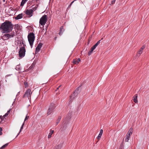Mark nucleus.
I'll return each mask as SVG.
<instances>
[{
  "label": "nucleus",
  "instance_id": "nucleus-18",
  "mask_svg": "<svg viewBox=\"0 0 149 149\" xmlns=\"http://www.w3.org/2000/svg\"><path fill=\"white\" fill-rule=\"evenodd\" d=\"M54 132V131L52 130H50V132L48 135V138H50L52 136V135L53 134Z\"/></svg>",
  "mask_w": 149,
  "mask_h": 149
},
{
  "label": "nucleus",
  "instance_id": "nucleus-7",
  "mask_svg": "<svg viewBox=\"0 0 149 149\" xmlns=\"http://www.w3.org/2000/svg\"><path fill=\"white\" fill-rule=\"evenodd\" d=\"M15 36L14 33H12L11 34H5L3 36L4 38H5L6 39H8L9 38L13 37Z\"/></svg>",
  "mask_w": 149,
  "mask_h": 149
},
{
  "label": "nucleus",
  "instance_id": "nucleus-28",
  "mask_svg": "<svg viewBox=\"0 0 149 149\" xmlns=\"http://www.w3.org/2000/svg\"><path fill=\"white\" fill-rule=\"evenodd\" d=\"M27 1L26 0H22V1L21 3L20 6H23L24 4L26 3V2Z\"/></svg>",
  "mask_w": 149,
  "mask_h": 149
},
{
  "label": "nucleus",
  "instance_id": "nucleus-12",
  "mask_svg": "<svg viewBox=\"0 0 149 149\" xmlns=\"http://www.w3.org/2000/svg\"><path fill=\"white\" fill-rule=\"evenodd\" d=\"M23 16V14L21 13L18 15L16 17H15V19L16 20L20 19L22 18Z\"/></svg>",
  "mask_w": 149,
  "mask_h": 149
},
{
  "label": "nucleus",
  "instance_id": "nucleus-27",
  "mask_svg": "<svg viewBox=\"0 0 149 149\" xmlns=\"http://www.w3.org/2000/svg\"><path fill=\"white\" fill-rule=\"evenodd\" d=\"M18 71H20L21 70V68L20 65H17L15 68Z\"/></svg>",
  "mask_w": 149,
  "mask_h": 149
},
{
  "label": "nucleus",
  "instance_id": "nucleus-6",
  "mask_svg": "<svg viewBox=\"0 0 149 149\" xmlns=\"http://www.w3.org/2000/svg\"><path fill=\"white\" fill-rule=\"evenodd\" d=\"M15 45L18 47H25L26 46L25 42L24 41L18 40L15 42Z\"/></svg>",
  "mask_w": 149,
  "mask_h": 149
},
{
  "label": "nucleus",
  "instance_id": "nucleus-45",
  "mask_svg": "<svg viewBox=\"0 0 149 149\" xmlns=\"http://www.w3.org/2000/svg\"><path fill=\"white\" fill-rule=\"evenodd\" d=\"M74 95H76V96L77 95H78V94H77V93H75L74 92Z\"/></svg>",
  "mask_w": 149,
  "mask_h": 149
},
{
  "label": "nucleus",
  "instance_id": "nucleus-13",
  "mask_svg": "<svg viewBox=\"0 0 149 149\" xmlns=\"http://www.w3.org/2000/svg\"><path fill=\"white\" fill-rule=\"evenodd\" d=\"M144 47H141L140 50L138 51L137 54V56H139L142 53V51L144 49Z\"/></svg>",
  "mask_w": 149,
  "mask_h": 149
},
{
  "label": "nucleus",
  "instance_id": "nucleus-37",
  "mask_svg": "<svg viewBox=\"0 0 149 149\" xmlns=\"http://www.w3.org/2000/svg\"><path fill=\"white\" fill-rule=\"evenodd\" d=\"M24 84L25 85V87H27L28 86V84L27 82L26 81H25L24 82Z\"/></svg>",
  "mask_w": 149,
  "mask_h": 149
},
{
  "label": "nucleus",
  "instance_id": "nucleus-20",
  "mask_svg": "<svg viewBox=\"0 0 149 149\" xmlns=\"http://www.w3.org/2000/svg\"><path fill=\"white\" fill-rule=\"evenodd\" d=\"M80 86H79L77 88L76 90L74 91V92L76 93H77V94H78L80 92Z\"/></svg>",
  "mask_w": 149,
  "mask_h": 149
},
{
  "label": "nucleus",
  "instance_id": "nucleus-3",
  "mask_svg": "<svg viewBox=\"0 0 149 149\" xmlns=\"http://www.w3.org/2000/svg\"><path fill=\"white\" fill-rule=\"evenodd\" d=\"M26 49L25 47H20L18 50V55L19 57L21 58L24 57L25 55Z\"/></svg>",
  "mask_w": 149,
  "mask_h": 149
},
{
  "label": "nucleus",
  "instance_id": "nucleus-5",
  "mask_svg": "<svg viewBox=\"0 0 149 149\" xmlns=\"http://www.w3.org/2000/svg\"><path fill=\"white\" fill-rule=\"evenodd\" d=\"M32 93V92L31 91V89L29 88L26 91L23 97H27L29 99H30Z\"/></svg>",
  "mask_w": 149,
  "mask_h": 149
},
{
  "label": "nucleus",
  "instance_id": "nucleus-35",
  "mask_svg": "<svg viewBox=\"0 0 149 149\" xmlns=\"http://www.w3.org/2000/svg\"><path fill=\"white\" fill-rule=\"evenodd\" d=\"M61 86V85H59L58 87H57L56 89L55 90L56 91H57L58 90L59 91L61 90V89L60 88V87Z\"/></svg>",
  "mask_w": 149,
  "mask_h": 149
},
{
  "label": "nucleus",
  "instance_id": "nucleus-30",
  "mask_svg": "<svg viewBox=\"0 0 149 149\" xmlns=\"http://www.w3.org/2000/svg\"><path fill=\"white\" fill-rule=\"evenodd\" d=\"M101 40H99L95 45H93L92 47H97L100 43Z\"/></svg>",
  "mask_w": 149,
  "mask_h": 149
},
{
  "label": "nucleus",
  "instance_id": "nucleus-17",
  "mask_svg": "<svg viewBox=\"0 0 149 149\" xmlns=\"http://www.w3.org/2000/svg\"><path fill=\"white\" fill-rule=\"evenodd\" d=\"M53 111L52 110V109H48L47 112V115L48 116L49 115L52 113L53 112Z\"/></svg>",
  "mask_w": 149,
  "mask_h": 149
},
{
  "label": "nucleus",
  "instance_id": "nucleus-25",
  "mask_svg": "<svg viewBox=\"0 0 149 149\" xmlns=\"http://www.w3.org/2000/svg\"><path fill=\"white\" fill-rule=\"evenodd\" d=\"M76 97V96L75 95L74 93L71 95L70 96V99H71L70 101H71L72 100L74 99Z\"/></svg>",
  "mask_w": 149,
  "mask_h": 149
},
{
  "label": "nucleus",
  "instance_id": "nucleus-41",
  "mask_svg": "<svg viewBox=\"0 0 149 149\" xmlns=\"http://www.w3.org/2000/svg\"><path fill=\"white\" fill-rule=\"evenodd\" d=\"M76 1V0H74V1H72V2H71V3H70V5H69V7H70L72 5V4L74 2V1Z\"/></svg>",
  "mask_w": 149,
  "mask_h": 149
},
{
  "label": "nucleus",
  "instance_id": "nucleus-14",
  "mask_svg": "<svg viewBox=\"0 0 149 149\" xmlns=\"http://www.w3.org/2000/svg\"><path fill=\"white\" fill-rule=\"evenodd\" d=\"M103 130L102 129H101L100 131V133L97 137V139H99L102 134Z\"/></svg>",
  "mask_w": 149,
  "mask_h": 149
},
{
  "label": "nucleus",
  "instance_id": "nucleus-40",
  "mask_svg": "<svg viewBox=\"0 0 149 149\" xmlns=\"http://www.w3.org/2000/svg\"><path fill=\"white\" fill-rule=\"evenodd\" d=\"M116 0H112L111 1V4H114L115 3V2Z\"/></svg>",
  "mask_w": 149,
  "mask_h": 149
},
{
  "label": "nucleus",
  "instance_id": "nucleus-47",
  "mask_svg": "<svg viewBox=\"0 0 149 149\" xmlns=\"http://www.w3.org/2000/svg\"><path fill=\"white\" fill-rule=\"evenodd\" d=\"M2 132H0V135H1L2 134Z\"/></svg>",
  "mask_w": 149,
  "mask_h": 149
},
{
  "label": "nucleus",
  "instance_id": "nucleus-19",
  "mask_svg": "<svg viewBox=\"0 0 149 149\" xmlns=\"http://www.w3.org/2000/svg\"><path fill=\"white\" fill-rule=\"evenodd\" d=\"M62 147V144H58L57 146H56L54 148V149H61Z\"/></svg>",
  "mask_w": 149,
  "mask_h": 149
},
{
  "label": "nucleus",
  "instance_id": "nucleus-26",
  "mask_svg": "<svg viewBox=\"0 0 149 149\" xmlns=\"http://www.w3.org/2000/svg\"><path fill=\"white\" fill-rule=\"evenodd\" d=\"M61 117L60 116H59L58 117L56 121V125H57L59 123V122L61 120Z\"/></svg>",
  "mask_w": 149,
  "mask_h": 149
},
{
  "label": "nucleus",
  "instance_id": "nucleus-21",
  "mask_svg": "<svg viewBox=\"0 0 149 149\" xmlns=\"http://www.w3.org/2000/svg\"><path fill=\"white\" fill-rule=\"evenodd\" d=\"M80 86H79L77 88L76 90L74 91V92L76 93H77V94H78L80 92Z\"/></svg>",
  "mask_w": 149,
  "mask_h": 149
},
{
  "label": "nucleus",
  "instance_id": "nucleus-49",
  "mask_svg": "<svg viewBox=\"0 0 149 149\" xmlns=\"http://www.w3.org/2000/svg\"><path fill=\"white\" fill-rule=\"evenodd\" d=\"M10 110L8 111H7V113H9L10 112Z\"/></svg>",
  "mask_w": 149,
  "mask_h": 149
},
{
  "label": "nucleus",
  "instance_id": "nucleus-29",
  "mask_svg": "<svg viewBox=\"0 0 149 149\" xmlns=\"http://www.w3.org/2000/svg\"><path fill=\"white\" fill-rule=\"evenodd\" d=\"M41 47H36V54H37L40 49Z\"/></svg>",
  "mask_w": 149,
  "mask_h": 149
},
{
  "label": "nucleus",
  "instance_id": "nucleus-36",
  "mask_svg": "<svg viewBox=\"0 0 149 149\" xmlns=\"http://www.w3.org/2000/svg\"><path fill=\"white\" fill-rule=\"evenodd\" d=\"M8 113H6L4 115H3V120H4V119L5 118V117L8 116Z\"/></svg>",
  "mask_w": 149,
  "mask_h": 149
},
{
  "label": "nucleus",
  "instance_id": "nucleus-34",
  "mask_svg": "<svg viewBox=\"0 0 149 149\" xmlns=\"http://www.w3.org/2000/svg\"><path fill=\"white\" fill-rule=\"evenodd\" d=\"M130 138V136H127V135H126V138H125V141L126 142H128V140Z\"/></svg>",
  "mask_w": 149,
  "mask_h": 149
},
{
  "label": "nucleus",
  "instance_id": "nucleus-50",
  "mask_svg": "<svg viewBox=\"0 0 149 149\" xmlns=\"http://www.w3.org/2000/svg\"><path fill=\"white\" fill-rule=\"evenodd\" d=\"M57 37H55L54 38V40H56V39Z\"/></svg>",
  "mask_w": 149,
  "mask_h": 149
},
{
  "label": "nucleus",
  "instance_id": "nucleus-31",
  "mask_svg": "<svg viewBox=\"0 0 149 149\" xmlns=\"http://www.w3.org/2000/svg\"><path fill=\"white\" fill-rule=\"evenodd\" d=\"M8 144V143H7L5 144L3 146L1 147L0 148V149H3L5 147H6Z\"/></svg>",
  "mask_w": 149,
  "mask_h": 149
},
{
  "label": "nucleus",
  "instance_id": "nucleus-9",
  "mask_svg": "<svg viewBox=\"0 0 149 149\" xmlns=\"http://www.w3.org/2000/svg\"><path fill=\"white\" fill-rule=\"evenodd\" d=\"M33 12V10H32L31 9H27L26 10L25 13L28 15H31L30 16H31L32 15L31 14H32Z\"/></svg>",
  "mask_w": 149,
  "mask_h": 149
},
{
  "label": "nucleus",
  "instance_id": "nucleus-22",
  "mask_svg": "<svg viewBox=\"0 0 149 149\" xmlns=\"http://www.w3.org/2000/svg\"><path fill=\"white\" fill-rule=\"evenodd\" d=\"M38 4H37L34 7H33L34 6H32V7H32V8L31 9L32 10H33V12L34 11H35V10H36L37 8L38 7Z\"/></svg>",
  "mask_w": 149,
  "mask_h": 149
},
{
  "label": "nucleus",
  "instance_id": "nucleus-39",
  "mask_svg": "<svg viewBox=\"0 0 149 149\" xmlns=\"http://www.w3.org/2000/svg\"><path fill=\"white\" fill-rule=\"evenodd\" d=\"M42 44L40 43L37 46V47H42Z\"/></svg>",
  "mask_w": 149,
  "mask_h": 149
},
{
  "label": "nucleus",
  "instance_id": "nucleus-42",
  "mask_svg": "<svg viewBox=\"0 0 149 149\" xmlns=\"http://www.w3.org/2000/svg\"><path fill=\"white\" fill-rule=\"evenodd\" d=\"M132 134H130V133H129L128 132V133L127 134V136H129L130 137V136Z\"/></svg>",
  "mask_w": 149,
  "mask_h": 149
},
{
  "label": "nucleus",
  "instance_id": "nucleus-10",
  "mask_svg": "<svg viewBox=\"0 0 149 149\" xmlns=\"http://www.w3.org/2000/svg\"><path fill=\"white\" fill-rule=\"evenodd\" d=\"M56 107L55 104L53 103H52L49 106L48 109H50L53 111Z\"/></svg>",
  "mask_w": 149,
  "mask_h": 149
},
{
  "label": "nucleus",
  "instance_id": "nucleus-11",
  "mask_svg": "<svg viewBox=\"0 0 149 149\" xmlns=\"http://www.w3.org/2000/svg\"><path fill=\"white\" fill-rule=\"evenodd\" d=\"M64 31V29L63 28V26H61V27L60 28V31H59V34L60 36L63 33Z\"/></svg>",
  "mask_w": 149,
  "mask_h": 149
},
{
  "label": "nucleus",
  "instance_id": "nucleus-2",
  "mask_svg": "<svg viewBox=\"0 0 149 149\" xmlns=\"http://www.w3.org/2000/svg\"><path fill=\"white\" fill-rule=\"evenodd\" d=\"M28 38L31 47H32L35 39V35L32 32L30 33L28 36Z\"/></svg>",
  "mask_w": 149,
  "mask_h": 149
},
{
  "label": "nucleus",
  "instance_id": "nucleus-23",
  "mask_svg": "<svg viewBox=\"0 0 149 149\" xmlns=\"http://www.w3.org/2000/svg\"><path fill=\"white\" fill-rule=\"evenodd\" d=\"M35 63H33L31 65V66L29 68V69L30 70H32L33 69L34 67L35 66Z\"/></svg>",
  "mask_w": 149,
  "mask_h": 149
},
{
  "label": "nucleus",
  "instance_id": "nucleus-15",
  "mask_svg": "<svg viewBox=\"0 0 149 149\" xmlns=\"http://www.w3.org/2000/svg\"><path fill=\"white\" fill-rule=\"evenodd\" d=\"M96 47H91V49L88 52V55H90L93 52V51L95 49Z\"/></svg>",
  "mask_w": 149,
  "mask_h": 149
},
{
  "label": "nucleus",
  "instance_id": "nucleus-8",
  "mask_svg": "<svg viewBox=\"0 0 149 149\" xmlns=\"http://www.w3.org/2000/svg\"><path fill=\"white\" fill-rule=\"evenodd\" d=\"M29 116H27V115L26 116V117L24 119V122L23 123L22 126H21V128H20V131L19 132V133H18V134L17 135V136H16V137H17V136L19 135V134L21 132V131H22V130L23 129V126H24V122H25L26 120H28L29 119Z\"/></svg>",
  "mask_w": 149,
  "mask_h": 149
},
{
  "label": "nucleus",
  "instance_id": "nucleus-46",
  "mask_svg": "<svg viewBox=\"0 0 149 149\" xmlns=\"http://www.w3.org/2000/svg\"><path fill=\"white\" fill-rule=\"evenodd\" d=\"M2 129L1 127H0V132H2Z\"/></svg>",
  "mask_w": 149,
  "mask_h": 149
},
{
  "label": "nucleus",
  "instance_id": "nucleus-4",
  "mask_svg": "<svg viewBox=\"0 0 149 149\" xmlns=\"http://www.w3.org/2000/svg\"><path fill=\"white\" fill-rule=\"evenodd\" d=\"M47 20V17L46 15H44L40 18L39 24L42 26L44 25Z\"/></svg>",
  "mask_w": 149,
  "mask_h": 149
},
{
  "label": "nucleus",
  "instance_id": "nucleus-43",
  "mask_svg": "<svg viewBox=\"0 0 149 149\" xmlns=\"http://www.w3.org/2000/svg\"><path fill=\"white\" fill-rule=\"evenodd\" d=\"M77 61L78 63L81 61V59L80 58H78V59H77Z\"/></svg>",
  "mask_w": 149,
  "mask_h": 149
},
{
  "label": "nucleus",
  "instance_id": "nucleus-1",
  "mask_svg": "<svg viewBox=\"0 0 149 149\" xmlns=\"http://www.w3.org/2000/svg\"><path fill=\"white\" fill-rule=\"evenodd\" d=\"M13 27V25L11 22L6 21L1 25L0 30H2L3 33H8L12 31Z\"/></svg>",
  "mask_w": 149,
  "mask_h": 149
},
{
  "label": "nucleus",
  "instance_id": "nucleus-51",
  "mask_svg": "<svg viewBox=\"0 0 149 149\" xmlns=\"http://www.w3.org/2000/svg\"><path fill=\"white\" fill-rule=\"evenodd\" d=\"M3 2H5V0H3Z\"/></svg>",
  "mask_w": 149,
  "mask_h": 149
},
{
  "label": "nucleus",
  "instance_id": "nucleus-44",
  "mask_svg": "<svg viewBox=\"0 0 149 149\" xmlns=\"http://www.w3.org/2000/svg\"><path fill=\"white\" fill-rule=\"evenodd\" d=\"M90 40H89V39H88V42H87V45H88V44H89V43H90Z\"/></svg>",
  "mask_w": 149,
  "mask_h": 149
},
{
  "label": "nucleus",
  "instance_id": "nucleus-33",
  "mask_svg": "<svg viewBox=\"0 0 149 149\" xmlns=\"http://www.w3.org/2000/svg\"><path fill=\"white\" fill-rule=\"evenodd\" d=\"M133 128H131L129 131L128 132L130 134H132V132H133Z\"/></svg>",
  "mask_w": 149,
  "mask_h": 149
},
{
  "label": "nucleus",
  "instance_id": "nucleus-38",
  "mask_svg": "<svg viewBox=\"0 0 149 149\" xmlns=\"http://www.w3.org/2000/svg\"><path fill=\"white\" fill-rule=\"evenodd\" d=\"M3 116L2 117V116H0V119H1V121L0 122V123H1V122L3 120H3Z\"/></svg>",
  "mask_w": 149,
  "mask_h": 149
},
{
  "label": "nucleus",
  "instance_id": "nucleus-48",
  "mask_svg": "<svg viewBox=\"0 0 149 149\" xmlns=\"http://www.w3.org/2000/svg\"><path fill=\"white\" fill-rule=\"evenodd\" d=\"M19 93H20V92H18L17 93V96L18 95H19Z\"/></svg>",
  "mask_w": 149,
  "mask_h": 149
},
{
  "label": "nucleus",
  "instance_id": "nucleus-24",
  "mask_svg": "<svg viewBox=\"0 0 149 149\" xmlns=\"http://www.w3.org/2000/svg\"><path fill=\"white\" fill-rule=\"evenodd\" d=\"M71 118V115L70 114H68L66 116V118H65V120H68Z\"/></svg>",
  "mask_w": 149,
  "mask_h": 149
},
{
  "label": "nucleus",
  "instance_id": "nucleus-16",
  "mask_svg": "<svg viewBox=\"0 0 149 149\" xmlns=\"http://www.w3.org/2000/svg\"><path fill=\"white\" fill-rule=\"evenodd\" d=\"M134 99L133 100L134 102L136 103H137L138 102V101L137 100V95L136 94L133 97Z\"/></svg>",
  "mask_w": 149,
  "mask_h": 149
},
{
  "label": "nucleus",
  "instance_id": "nucleus-32",
  "mask_svg": "<svg viewBox=\"0 0 149 149\" xmlns=\"http://www.w3.org/2000/svg\"><path fill=\"white\" fill-rule=\"evenodd\" d=\"M73 63L74 64H77L78 63L77 59H73Z\"/></svg>",
  "mask_w": 149,
  "mask_h": 149
},
{
  "label": "nucleus",
  "instance_id": "nucleus-52",
  "mask_svg": "<svg viewBox=\"0 0 149 149\" xmlns=\"http://www.w3.org/2000/svg\"><path fill=\"white\" fill-rule=\"evenodd\" d=\"M27 1L28 0H26Z\"/></svg>",
  "mask_w": 149,
  "mask_h": 149
}]
</instances>
